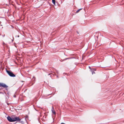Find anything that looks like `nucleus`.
<instances>
[{"label":"nucleus","mask_w":124,"mask_h":124,"mask_svg":"<svg viewBox=\"0 0 124 124\" xmlns=\"http://www.w3.org/2000/svg\"><path fill=\"white\" fill-rule=\"evenodd\" d=\"M7 119L8 121L10 122L19 121L20 120V119L18 117H15L14 118H11L10 116H8L7 117Z\"/></svg>","instance_id":"f257e3e1"},{"label":"nucleus","mask_w":124,"mask_h":124,"mask_svg":"<svg viewBox=\"0 0 124 124\" xmlns=\"http://www.w3.org/2000/svg\"><path fill=\"white\" fill-rule=\"evenodd\" d=\"M6 71L8 75L10 77H15L16 76L11 71H9L7 70H6Z\"/></svg>","instance_id":"f03ea898"},{"label":"nucleus","mask_w":124,"mask_h":124,"mask_svg":"<svg viewBox=\"0 0 124 124\" xmlns=\"http://www.w3.org/2000/svg\"><path fill=\"white\" fill-rule=\"evenodd\" d=\"M8 86L4 83H0V87H2L4 88H6L8 87Z\"/></svg>","instance_id":"7ed1b4c3"},{"label":"nucleus","mask_w":124,"mask_h":124,"mask_svg":"<svg viewBox=\"0 0 124 124\" xmlns=\"http://www.w3.org/2000/svg\"><path fill=\"white\" fill-rule=\"evenodd\" d=\"M51 111L53 114L55 115L56 114V112H55V111L54 110L53 107H52V108L51 109Z\"/></svg>","instance_id":"20e7f679"},{"label":"nucleus","mask_w":124,"mask_h":124,"mask_svg":"<svg viewBox=\"0 0 124 124\" xmlns=\"http://www.w3.org/2000/svg\"><path fill=\"white\" fill-rule=\"evenodd\" d=\"M52 2L54 5H55V0H52Z\"/></svg>","instance_id":"39448f33"},{"label":"nucleus","mask_w":124,"mask_h":124,"mask_svg":"<svg viewBox=\"0 0 124 124\" xmlns=\"http://www.w3.org/2000/svg\"><path fill=\"white\" fill-rule=\"evenodd\" d=\"M82 9V8H81V9H78V10H77L76 11V13H78L79 11H80Z\"/></svg>","instance_id":"423d86ee"},{"label":"nucleus","mask_w":124,"mask_h":124,"mask_svg":"<svg viewBox=\"0 0 124 124\" xmlns=\"http://www.w3.org/2000/svg\"><path fill=\"white\" fill-rule=\"evenodd\" d=\"M92 74H93L94 73V74L95 73V72H94L93 71H92Z\"/></svg>","instance_id":"0eeeda50"},{"label":"nucleus","mask_w":124,"mask_h":124,"mask_svg":"<svg viewBox=\"0 0 124 124\" xmlns=\"http://www.w3.org/2000/svg\"><path fill=\"white\" fill-rule=\"evenodd\" d=\"M35 79V78H34V77L33 78H32V80H33V79Z\"/></svg>","instance_id":"6e6552de"},{"label":"nucleus","mask_w":124,"mask_h":124,"mask_svg":"<svg viewBox=\"0 0 124 124\" xmlns=\"http://www.w3.org/2000/svg\"><path fill=\"white\" fill-rule=\"evenodd\" d=\"M61 124H65V123H61Z\"/></svg>","instance_id":"1a4fd4ad"},{"label":"nucleus","mask_w":124,"mask_h":124,"mask_svg":"<svg viewBox=\"0 0 124 124\" xmlns=\"http://www.w3.org/2000/svg\"><path fill=\"white\" fill-rule=\"evenodd\" d=\"M77 33H78V34H79V32L78 31H77Z\"/></svg>","instance_id":"9d476101"},{"label":"nucleus","mask_w":124,"mask_h":124,"mask_svg":"<svg viewBox=\"0 0 124 124\" xmlns=\"http://www.w3.org/2000/svg\"><path fill=\"white\" fill-rule=\"evenodd\" d=\"M5 44V43H3V44L4 45V44Z\"/></svg>","instance_id":"9b49d317"},{"label":"nucleus","mask_w":124,"mask_h":124,"mask_svg":"<svg viewBox=\"0 0 124 124\" xmlns=\"http://www.w3.org/2000/svg\"><path fill=\"white\" fill-rule=\"evenodd\" d=\"M22 122H23V121H21V123H22Z\"/></svg>","instance_id":"f8f14e48"},{"label":"nucleus","mask_w":124,"mask_h":124,"mask_svg":"<svg viewBox=\"0 0 124 124\" xmlns=\"http://www.w3.org/2000/svg\"><path fill=\"white\" fill-rule=\"evenodd\" d=\"M94 70H96V69H94Z\"/></svg>","instance_id":"ddd939ff"},{"label":"nucleus","mask_w":124,"mask_h":124,"mask_svg":"<svg viewBox=\"0 0 124 124\" xmlns=\"http://www.w3.org/2000/svg\"><path fill=\"white\" fill-rule=\"evenodd\" d=\"M19 37V35H18V37Z\"/></svg>","instance_id":"4468645a"}]
</instances>
